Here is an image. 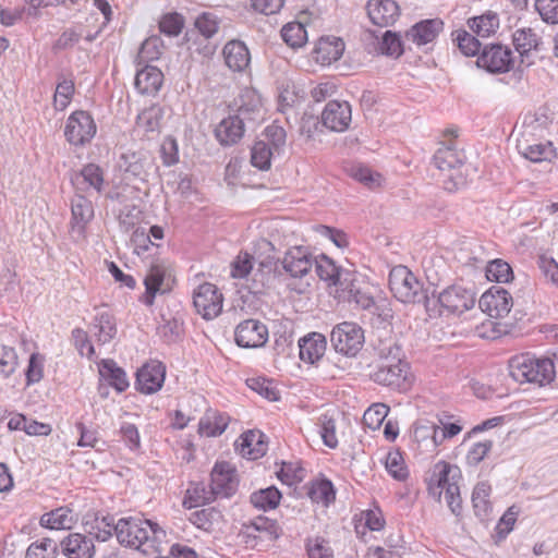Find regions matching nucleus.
<instances>
[{"mask_svg":"<svg viewBox=\"0 0 558 558\" xmlns=\"http://www.w3.org/2000/svg\"><path fill=\"white\" fill-rule=\"evenodd\" d=\"M459 477L460 472L457 468L451 466L446 461H438L434 464L427 478L428 494L439 501L442 493H445L446 504L456 515H459L462 510V499L457 481Z\"/></svg>","mask_w":558,"mask_h":558,"instance_id":"3","label":"nucleus"},{"mask_svg":"<svg viewBox=\"0 0 558 558\" xmlns=\"http://www.w3.org/2000/svg\"><path fill=\"white\" fill-rule=\"evenodd\" d=\"M371 378L378 385L405 390L411 384L410 366L405 361L379 363Z\"/></svg>","mask_w":558,"mask_h":558,"instance_id":"9","label":"nucleus"},{"mask_svg":"<svg viewBox=\"0 0 558 558\" xmlns=\"http://www.w3.org/2000/svg\"><path fill=\"white\" fill-rule=\"evenodd\" d=\"M493 448V441L492 440H485V441H478L475 442L466 454V462L469 465H477L480 464L485 457L488 454V452Z\"/></svg>","mask_w":558,"mask_h":558,"instance_id":"63","label":"nucleus"},{"mask_svg":"<svg viewBox=\"0 0 558 558\" xmlns=\"http://www.w3.org/2000/svg\"><path fill=\"white\" fill-rule=\"evenodd\" d=\"M308 558H333V550L324 537H308L305 543Z\"/></svg>","mask_w":558,"mask_h":558,"instance_id":"51","label":"nucleus"},{"mask_svg":"<svg viewBox=\"0 0 558 558\" xmlns=\"http://www.w3.org/2000/svg\"><path fill=\"white\" fill-rule=\"evenodd\" d=\"M389 407L384 403H375L371 405L363 415L364 423L375 429L378 428L388 415Z\"/></svg>","mask_w":558,"mask_h":558,"instance_id":"55","label":"nucleus"},{"mask_svg":"<svg viewBox=\"0 0 558 558\" xmlns=\"http://www.w3.org/2000/svg\"><path fill=\"white\" fill-rule=\"evenodd\" d=\"M313 266H315V271L322 280L327 281L331 286L340 287L342 290L348 288L345 282L350 274L338 267L333 260L326 255L314 257Z\"/></svg>","mask_w":558,"mask_h":558,"instance_id":"21","label":"nucleus"},{"mask_svg":"<svg viewBox=\"0 0 558 558\" xmlns=\"http://www.w3.org/2000/svg\"><path fill=\"white\" fill-rule=\"evenodd\" d=\"M535 9L545 22L558 23V0H536Z\"/></svg>","mask_w":558,"mask_h":558,"instance_id":"62","label":"nucleus"},{"mask_svg":"<svg viewBox=\"0 0 558 558\" xmlns=\"http://www.w3.org/2000/svg\"><path fill=\"white\" fill-rule=\"evenodd\" d=\"M163 81L162 72L153 65H145L143 69L137 70L135 75V88L143 95H150L157 93Z\"/></svg>","mask_w":558,"mask_h":558,"instance_id":"27","label":"nucleus"},{"mask_svg":"<svg viewBox=\"0 0 558 558\" xmlns=\"http://www.w3.org/2000/svg\"><path fill=\"white\" fill-rule=\"evenodd\" d=\"M330 341L338 353L355 356L363 348V329L355 323L343 322L333 327Z\"/></svg>","mask_w":558,"mask_h":558,"instance_id":"6","label":"nucleus"},{"mask_svg":"<svg viewBox=\"0 0 558 558\" xmlns=\"http://www.w3.org/2000/svg\"><path fill=\"white\" fill-rule=\"evenodd\" d=\"M283 41L292 48L302 47L307 40V33L303 24L291 22L281 29Z\"/></svg>","mask_w":558,"mask_h":558,"instance_id":"41","label":"nucleus"},{"mask_svg":"<svg viewBox=\"0 0 558 558\" xmlns=\"http://www.w3.org/2000/svg\"><path fill=\"white\" fill-rule=\"evenodd\" d=\"M195 28L206 39L211 38L219 29V22L216 15L209 12L202 13L194 22Z\"/></svg>","mask_w":558,"mask_h":558,"instance_id":"54","label":"nucleus"},{"mask_svg":"<svg viewBox=\"0 0 558 558\" xmlns=\"http://www.w3.org/2000/svg\"><path fill=\"white\" fill-rule=\"evenodd\" d=\"M90 331L98 343H109L117 335L113 315L109 311L98 312L92 323Z\"/></svg>","mask_w":558,"mask_h":558,"instance_id":"26","label":"nucleus"},{"mask_svg":"<svg viewBox=\"0 0 558 558\" xmlns=\"http://www.w3.org/2000/svg\"><path fill=\"white\" fill-rule=\"evenodd\" d=\"M219 518V511H217L215 508H206L192 512L190 521L201 530L210 531L214 526V523L218 521Z\"/></svg>","mask_w":558,"mask_h":558,"instance_id":"53","label":"nucleus"},{"mask_svg":"<svg viewBox=\"0 0 558 558\" xmlns=\"http://www.w3.org/2000/svg\"><path fill=\"white\" fill-rule=\"evenodd\" d=\"M71 209L73 222L80 229H84V227L94 217V207L92 202L80 193H76L72 198Z\"/></svg>","mask_w":558,"mask_h":558,"instance_id":"36","label":"nucleus"},{"mask_svg":"<svg viewBox=\"0 0 558 558\" xmlns=\"http://www.w3.org/2000/svg\"><path fill=\"white\" fill-rule=\"evenodd\" d=\"M308 497L314 502L328 506L330 502L335 500L336 497L332 483L328 480H323L313 483L308 490Z\"/></svg>","mask_w":558,"mask_h":558,"instance_id":"45","label":"nucleus"},{"mask_svg":"<svg viewBox=\"0 0 558 558\" xmlns=\"http://www.w3.org/2000/svg\"><path fill=\"white\" fill-rule=\"evenodd\" d=\"M163 48V41L159 36H150L141 45L137 53L138 63L158 60Z\"/></svg>","mask_w":558,"mask_h":558,"instance_id":"42","label":"nucleus"},{"mask_svg":"<svg viewBox=\"0 0 558 558\" xmlns=\"http://www.w3.org/2000/svg\"><path fill=\"white\" fill-rule=\"evenodd\" d=\"M166 377L165 365L156 360L144 364L136 373L135 386L138 391L151 395L161 389Z\"/></svg>","mask_w":558,"mask_h":558,"instance_id":"14","label":"nucleus"},{"mask_svg":"<svg viewBox=\"0 0 558 558\" xmlns=\"http://www.w3.org/2000/svg\"><path fill=\"white\" fill-rule=\"evenodd\" d=\"M348 172L351 178L364 184L365 186L373 189L379 186L381 183V175L374 172L371 168L362 165H352Z\"/></svg>","mask_w":558,"mask_h":558,"instance_id":"46","label":"nucleus"},{"mask_svg":"<svg viewBox=\"0 0 558 558\" xmlns=\"http://www.w3.org/2000/svg\"><path fill=\"white\" fill-rule=\"evenodd\" d=\"M464 154L452 144L439 147L434 155V163L440 170H452L464 162Z\"/></svg>","mask_w":558,"mask_h":558,"instance_id":"34","label":"nucleus"},{"mask_svg":"<svg viewBox=\"0 0 558 558\" xmlns=\"http://www.w3.org/2000/svg\"><path fill=\"white\" fill-rule=\"evenodd\" d=\"M74 82L69 78H62L56 87L53 95V106L56 110L63 111L74 95Z\"/></svg>","mask_w":558,"mask_h":558,"instance_id":"47","label":"nucleus"},{"mask_svg":"<svg viewBox=\"0 0 558 558\" xmlns=\"http://www.w3.org/2000/svg\"><path fill=\"white\" fill-rule=\"evenodd\" d=\"M58 544L52 538H43L32 543L26 550V558H56Z\"/></svg>","mask_w":558,"mask_h":558,"instance_id":"44","label":"nucleus"},{"mask_svg":"<svg viewBox=\"0 0 558 558\" xmlns=\"http://www.w3.org/2000/svg\"><path fill=\"white\" fill-rule=\"evenodd\" d=\"M72 338L74 340V344L78 350L81 355H85L88 359H92L95 354V349L88 339V335L85 330L81 328H75L72 331Z\"/></svg>","mask_w":558,"mask_h":558,"instance_id":"64","label":"nucleus"},{"mask_svg":"<svg viewBox=\"0 0 558 558\" xmlns=\"http://www.w3.org/2000/svg\"><path fill=\"white\" fill-rule=\"evenodd\" d=\"M320 429L319 434L324 444L333 449L338 446V439L336 436V422L333 418L323 415L320 418Z\"/></svg>","mask_w":558,"mask_h":558,"instance_id":"59","label":"nucleus"},{"mask_svg":"<svg viewBox=\"0 0 558 558\" xmlns=\"http://www.w3.org/2000/svg\"><path fill=\"white\" fill-rule=\"evenodd\" d=\"M480 308L493 318H501L509 314L513 306L511 294L502 289L493 287L482 294L478 301Z\"/></svg>","mask_w":558,"mask_h":558,"instance_id":"11","label":"nucleus"},{"mask_svg":"<svg viewBox=\"0 0 558 558\" xmlns=\"http://www.w3.org/2000/svg\"><path fill=\"white\" fill-rule=\"evenodd\" d=\"M131 244L133 246V252L138 256H143L149 250L150 245H154V242L150 240L147 229L140 227L133 231Z\"/></svg>","mask_w":558,"mask_h":558,"instance_id":"58","label":"nucleus"},{"mask_svg":"<svg viewBox=\"0 0 558 558\" xmlns=\"http://www.w3.org/2000/svg\"><path fill=\"white\" fill-rule=\"evenodd\" d=\"M247 386L267 400H278V390L272 383L266 378L257 377L247 379Z\"/></svg>","mask_w":558,"mask_h":558,"instance_id":"57","label":"nucleus"},{"mask_svg":"<svg viewBox=\"0 0 558 558\" xmlns=\"http://www.w3.org/2000/svg\"><path fill=\"white\" fill-rule=\"evenodd\" d=\"M519 153L526 159L533 162H542L550 160L555 157L556 151L550 142L546 143H519L518 144Z\"/></svg>","mask_w":558,"mask_h":558,"instance_id":"35","label":"nucleus"},{"mask_svg":"<svg viewBox=\"0 0 558 558\" xmlns=\"http://www.w3.org/2000/svg\"><path fill=\"white\" fill-rule=\"evenodd\" d=\"M193 304L204 319L210 320L221 313L223 296L215 284L205 282L194 291Z\"/></svg>","mask_w":558,"mask_h":558,"instance_id":"10","label":"nucleus"},{"mask_svg":"<svg viewBox=\"0 0 558 558\" xmlns=\"http://www.w3.org/2000/svg\"><path fill=\"white\" fill-rule=\"evenodd\" d=\"M327 341L324 335L312 332L299 341L300 359L303 362L314 364L323 357Z\"/></svg>","mask_w":558,"mask_h":558,"instance_id":"25","label":"nucleus"},{"mask_svg":"<svg viewBox=\"0 0 558 558\" xmlns=\"http://www.w3.org/2000/svg\"><path fill=\"white\" fill-rule=\"evenodd\" d=\"M61 553L66 558H94L96 548L93 537L82 533H70L60 542Z\"/></svg>","mask_w":558,"mask_h":558,"instance_id":"19","label":"nucleus"},{"mask_svg":"<svg viewBox=\"0 0 558 558\" xmlns=\"http://www.w3.org/2000/svg\"><path fill=\"white\" fill-rule=\"evenodd\" d=\"M234 338L239 347L260 348L268 340V328L257 319H246L236 326Z\"/></svg>","mask_w":558,"mask_h":558,"instance_id":"15","label":"nucleus"},{"mask_svg":"<svg viewBox=\"0 0 558 558\" xmlns=\"http://www.w3.org/2000/svg\"><path fill=\"white\" fill-rule=\"evenodd\" d=\"M322 121L331 131H345L351 122V106L347 101H329L322 113Z\"/></svg>","mask_w":558,"mask_h":558,"instance_id":"17","label":"nucleus"},{"mask_svg":"<svg viewBox=\"0 0 558 558\" xmlns=\"http://www.w3.org/2000/svg\"><path fill=\"white\" fill-rule=\"evenodd\" d=\"M244 97L250 99V104H241L236 113L223 118L215 128V137L222 146L239 143L245 132V121H255L260 118L259 97L252 92H246L242 98Z\"/></svg>","mask_w":558,"mask_h":558,"instance_id":"2","label":"nucleus"},{"mask_svg":"<svg viewBox=\"0 0 558 558\" xmlns=\"http://www.w3.org/2000/svg\"><path fill=\"white\" fill-rule=\"evenodd\" d=\"M512 41L522 58L527 57L532 51H538L542 46L541 35L532 27L518 28L512 34Z\"/></svg>","mask_w":558,"mask_h":558,"instance_id":"28","label":"nucleus"},{"mask_svg":"<svg viewBox=\"0 0 558 558\" xmlns=\"http://www.w3.org/2000/svg\"><path fill=\"white\" fill-rule=\"evenodd\" d=\"M366 10L372 23L380 27L393 25L400 16V7L395 0H369Z\"/></svg>","mask_w":558,"mask_h":558,"instance_id":"18","label":"nucleus"},{"mask_svg":"<svg viewBox=\"0 0 558 558\" xmlns=\"http://www.w3.org/2000/svg\"><path fill=\"white\" fill-rule=\"evenodd\" d=\"M74 522L72 510L66 507L54 509L40 518V525L51 530H70Z\"/></svg>","mask_w":558,"mask_h":558,"instance_id":"33","label":"nucleus"},{"mask_svg":"<svg viewBox=\"0 0 558 558\" xmlns=\"http://www.w3.org/2000/svg\"><path fill=\"white\" fill-rule=\"evenodd\" d=\"M97 132V125L92 114L84 110L72 112L64 126L66 141L74 146H84L89 143Z\"/></svg>","mask_w":558,"mask_h":558,"instance_id":"7","label":"nucleus"},{"mask_svg":"<svg viewBox=\"0 0 558 558\" xmlns=\"http://www.w3.org/2000/svg\"><path fill=\"white\" fill-rule=\"evenodd\" d=\"M437 302L440 316L459 315L474 306L475 294L470 289L454 284L441 291Z\"/></svg>","mask_w":558,"mask_h":558,"instance_id":"8","label":"nucleus"},{"mask_svg":"<svg viewBox=\"0 0 558 558\" xmlns=\"http://www.w3.org/2000/svg\"><path fill=\"white\" fill-rule=\"evenodd\" d=\"M389 288L393 296L402 303H418L426 298L422 284L407 267H399L390 272Z\"/></svg>","mask_w":558,"mask_h":558,"instance_id":"5","label":"nucleus"},{"mask_svg":"<svg viewBox=\"0 0 558 558\" xmlns=\"http://www.w3.org/2000/svg\"><path fill=\"white\" fill-rule=\"evenodd\" d=\"M272 149L265 141L256 142L251 151V163L259 170H268L271 163Z\"/></svg>","mask_w":558,"mask_h":558,"instance_id":"43","label":"nucleus"},{"mask_svg":"<svg viewBox=\"0 0 558 558\" xmlns=\"http://www.w3.org/2000/svg\"><path fill=\"white\" fill-rule=\"evenodd\" d=\"M490 493L492 487L487 482L477 483L473 489V508L476 517H478L481 520L486 519L492 510V505L489 502Z\"/></svg>","mask_w":558,"mask_h":558,"instance_id":"38","label":"nucleus"},{"mask_svg":"<svg viewBox=\"0 0 558 558\" xmlns=\"http://www.w3.org/2000/svg\"><path fill=\"white\" fill-rule=\"evenodd\" d=\"M486 277L489 281L506 283L513 278V271L507 262L495 259L487 265Z\"/></svg>","mask_w":558,"mask_h":558,"instance_id":"49","label":"nucleus"},{"mask_svg":"<svg viewBox=\"0 0 558 558\" xmlns=\"http://www.w3.org/2000/svg\"><path fill=\"white\" fill-rule=\"evenodd\" d=\"M343 51L344 43L341 38L327 36L317 41L313 54L318 63L327 65L339 60Z\"/></svg>","mask_w":558,"mask_h":558,"instance_id":"23","label":"nucleus"},{"mask_svg":"<svg viewBox=\"0 0 558 558\" xmlns=\"http://www.w3.org/2000/svg\"><path fill=\"white\" fill-rule=\"evenodd\" d=\"M262 434L248 430L236 441L239 452L248 459L256 460L266 453L267 446L262 440Z\"/></svg>","mask_w":558,"mask_h":558,"instance_id":"30","label":"nucleus"},{"mask_svg":"<svg viewBox=\"0 0 558 558\" xmlns=\"http://www.w3.org/2000/svg\"><path fill=\"white\" fill-rule=\"evenodd\" d=\"M252 505L259 510L275 509L281 499V493L274 486L260 489L251 495Z\"/></svg>","mask_w":558,"mask_h":558,"instance_id":"39","label":"nucleus"},{"mask_svg":"<svg viewBox=\"0 0 558 558\" xmlns=\"http://www.w3.org/2000/svg\"><path fill=\"white\" fill-rule=\"evenodd\" d=\"M163 279L165 270L160 266H151L144 279L145 293L141 298L145 305L151 306L154 304L155 296L160 291Z\"/></svg>","mask_w":558,"mask_h":558,"instance_id":"37","label":"nucleus"},{"mask_svg":"<svg viewBox=\"0 0 558 558\" xmlns=\"http://www.w3.org/2000/svg\"><path fill=\"white\" fill-rule=\"evenodd\" d=\"M99 374L108 380L118 392H123L129 387L125 372L117 365L113 360H102L99 366Z\"/></svg>","mask_w":558,"mask_h":558,"instance_id":"32","label":"nucleus"},{"mask_svg":"<svg viewBox=\"0 0 558 558\" xmlns=\"http://www.w3.org/2000/svg\"><path fill=\"white\" fill-rule=\"evenodd\" d=\"M444 29V22L439 19L423 20L414 24L407 33L405 39L416 46L433 43Z\"/></svg>","mask_w":558,"mask_h":558,"instance_id":"20","label":"nucleus"},{"mask_svg":"<svg viewBox=\"0 0 558 558\" xmlns=\"http://www.w3.org/2000/svg\"><path fill=\"white\" fill-rule=\"evenodd\" d=\"M210 489L215 497H230L238 487L234 468L229 462H217L210 474Z\"/></svg>","mask_w":558,"mask_h":558,"instance_id":"13","label":"nucleus"},{"mask_svg":"<svg viewBox=\"0 0 558 558\" xmlns=\"http://www.w3.org/2000/svg\"><path fill=\"white\" fill-rule=\"evenodd\" d=\"M386 469L396 480L402 481L408 476V470L404 468L402 456L399 452L388 453Z\"/></svg>","mask_w":558,"mask_h":558,"instance_id":"61","label":"nucleus"},{"mask_svg":"<svg viewBox=\"0 0 558 558\" xmlns=\"http://www.w3.org/2000/svg\"><path fill=\"white\" fill-rule=\"evenodd\" d=\"M378 52L389 57H400L403 52L401 39L398 34L387 31L378 43Z\"/></svg>","mask_w":558,"mask_h":558,"instance_id":"52","label":"nucleus"},{"mask_svg":"<svg viewBox=\"0 0 558 558\" xmlns=\"http://www.w3.org/2000/svg\"><path fill=\"white\" fill-rule=\"evenodd\" d=\"M281 263L291 277L302 278L312 269L314 256L304 246H293L286 252Z\"/></svg>","mask_w":558,"mask_h":558,"instance_id":"16","label":"nucleus"},{"mask_svg":"<svg viewBox=\"0 0 558 558\" xmlns=\"http://www.w3.org/2000/svg\"><path fill=\"white\" fill-rule=\"evenodd\" d=\"M512 63L511 50L498 44L486 46L477 58V65L490 73L508 72Z\"/></svg>","mask_w":558,"mask_h":558,"instance_id":"12","label":"nucleus"},{"mask_svg":"<svg viewBox=\"0 0 558 558\" xmlns=\"http://www.w3.org/2000/svg\"><path fill=\"white\" fill-rule=\"evenodd\" d=\"M510 376L518 383H534L543 386L555 378V365L550 359H536L525 353L509 361Z\"/></svg>","mask_w":558,"mask_h":558,"instance_id":"4","label":"nucleus"},{"mask_svg":"<svg viewBox=\"0 0 558 558\" xmlns=\"http://www.w3.org/2000/svg\"><path fill=\"white\" fill-rule=\"evenodd\" d=\"M499 16L494 11H486L482 15L468 20V26L477 37L488 38L499 28Z\"/></svg>","mask_w":558,"mask_h":558,"instance_id":"31","label":"nucleus"},{"mask_svg":"<svg viewBox=\"0 0 558 558\" xmlns=\"http://www.w3.org/2000/svg\"><path fill=\"white\" fill-rule=\"evenodd\" d=\"M376 351L379 363L404 362L402 349L392 338L379 340Z\"/></svg>","mask_w":558,"mask_h":558,"instance_id":"40","label":"nucleus"},{"mask_svg":"<svg viewBox=\"0 0 558 558\" xmlns=\"http://www.w3.org/2000/svg\"><path fill=\"white\" fill-rule=\"evenodd\" d=\"M119 543L147 554L158 549L166 532L158 523L143 518H122L114 525Z\"/></svg>","mask_w":558,"mask_h":558,"instance_id":"1","label":"nucleus"},{"mask_svg":"<svg viewBox=\"0 0 558 558\" xmlns=\"http://www.w3.org/2000/svg\"><path fill=\"white\" fill-rule=\"evenodd\" d=\"M160 32L168 36H177L183 28V17L179 13L166 14L159 23Z\"/></svg>","mask_w":558,"mask_h":558,"instance_id":"60","label":"nucleus"},{"mask_svg":"<svg viewBox=\"0 0 558 558\" xmlns=\"http://www.w3.org/2000/svg\"><path fill=\"white\" fill-rule=\"evenodd\" d=\"M72 183L77 192L94 190L100 193L104 185V172L99 166L88 163L72 178Z\"/></svg>","mask_w":558,"mask_h":558,"instance_id":"22","label":"nucleus"},{"mask_svg":"<svg viewBox=\"0 0 558 558\" xmlns=\"http://www.w3.org/2000/svg\"><path fill=\"white\" fill-rule=\"evenodd\" d=\"M453 40L457 41L461 52L468 57L476 56L481 49L480 40L464 29H457L452 33Z\"/></svg>","mask_w":558,"mask_h":558,"instance_id":"48","label":"nucleus"},{"mask_svg":"<svg viewBox=\"0 0 558 558\" xmlns=\"http://www.w3.org/2000/svg\"><path fill=\"white\" fill-rule=\"evenodd\" d=\"M230 417L226 413L208 410L198 423V433L206 437L220 436L228 427Z\"/></svg>","mask_w":558,"mask_h":558,"instance_id":"29","label":"nucleus"},{"mask_svg":"<svg viewBox=\"0 0 558 558\" xmlns=\"http://www.w3.org/2000/svg\"><path fill=\"white\" fill-rule=\"evenodd\" d=\"M161 117V108L151 106L137 116V125L145 132H154L159 129Z\"/></svg>","mask_w":558,"mask_h":558,"instance_id":"50","label":"nucleus"},{"mask_svg":"<svg viewBox=\"0 0 558 558\" xmlns=\"http://www.w3.org/2000/svg\"><path fill=\"white\" fill-rule=\"evenodd\" d=\"M222 53L227 66L234 72H242L250 64L251 56L243 41H228L223 47Z\"/></svg>","mask_w":558,"mask_h":558,"instance_id":"24","label":"nucleus"},{"mask_svg":"<svg viewBox=\"0 0 558 558\" xmlns=\"http://www.w3.org/2000/svg\"><path fill=\"white\" fill-rule=\"evenodd\" d=\"M17 366V355L13 348L0 347V377L8 378Z\"/></svg>","mask_w":558,"mask_h":558,"instance_id":"56","label":"nucleus"}]
</instances>
